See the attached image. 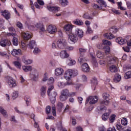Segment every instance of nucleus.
Instances as JSON below:
<instances>
[{"label":"nucleus","mask_w":131,"mask_h":131,"mask_svg":"<svg viewBox=\"0 0 131 131\" xmlns=\"http://www.w3.org/2000/svg\"><path fill=\"white\" fill-rule=\"evenodd\" d=\"M23 69L25 72H28V71H31L32 70V67L30 66L23 67Z\"/></svg>","instance_id":"c85d7f7f"},{"label":"nucleus","mask_w":131,"mask_h":131,"mask_svg":"<svg viewBox=\"0 0 131 131\" xmlns=\"http://www.w3.org/2000/svg\"><path fill=\"white\" fill-rule=\"evenodd\" d=\"M115 117H116V115H112L109 119L110 122L111 123H112L113 122H114V120H115Z\"/></svg>","instance_id":"a19ab883"},{"label":"nucleus","mask_w":131,"mask_h":131,"mask_svg":"<svg viewBox=\"0 0 131 131\" xmlns=\"http://www.w3.org/2000/svg\"><path fill=\"white\" fill-rule=\"evenodd\" d=\"M18 96H19V95L18 94V92L14 91L12 94V98L13 99H16V98H18Z\"/></svg>","instance_id":"de8ad7c7"},{"label":"nucleus","mask_w":131,"mask_h":131,"mask_svg":"<svg viewBox=\"0 0 131 131\" xmlns=\"http://www.w3.org/2000/svg\"><path fill=\"white\" fill-rule=\"evenodd\" d=\"M11 45V41L8 39H5L0 42V46L3 48H6V46H10Z\"/></svg>","instance_id":"f8f14e48"},{"label":"nucleus","mask_w":131,"mask_h":131,"mask_svg":"<svg viewBox=\"0 0 131 131\" xmlns=\"http://www.w3.org/2000/svg\"><path fill=\"white\" fill-rule=\"evenodd\" d=\"M25 100L26 102V104L27 105V106H28V103H30V101H31V99H30V97L28 96H26L25 97Z\"/></svg>","instance_id":"49530a36"},{"label":"nucleus","mask_w":131,"mask_h":131,"mask_svg":"<svg viewBox=\"0 0 131 131\" xmlns=\"http://www.w3.org/2000/svg\"><path fill=\"white\" fill-rule=\"evenodd\" d=\"M104 36L107 38V39H113L115 38V36L111 32L110 33H106L104 34Z\"/></svg>","instance_id":"4be33fe9"},{"label":"nucleus","mask_w":131,"mask_h":131,"mask_svg":"<svg viewBox=\"0 0 131 131\" xmlns=\"http://www.w3.org/2000/svg\"><path fill=\"white\" fill-rule=\"evenodd\" d=\"M66 83L64 81H59L57 83V85L59 89H63L66 86Z\"/></svg>","instance_id":"a878e982"},{"label":"nucleus","mask_w":131,"mask_h":131,"mask_svg":"<svg viewBox=\"0 0 131 131\" xmlns=\"http://www.w3.org/2000/svg\"><path fill=\"white\" fill-rule=\"evenodd\" d=\"M60 94L68 97L69 94V90L68 89H64L61 92Z\"/></svg>","instance_id":"72a5a7b5"},{"label":"nucleus","mask_w":131,"mask_h":131,"mask_svg":"<svg viewBox=\"0 0 131 131\" xmlns=\"http://www.w3.org/2000/svg\"><path fill=\"white\" fill-rule=\"evenodd\" d=\"M97 56L98 58H101V57H103V54L101 51H98L97 53Z\"/></svg>","instance_id":"338daca9"},{"label":"nucleus","mask_w":131,"mask_h":131,"mask_svg":"<svg viewBox=\"0 0 131 131\" xmlns=\"http://www.w3.org/2000/svg\"><path fill=\"white\" fill-rule=\"evenodd\" d=\"M57 92H52L51 95L49 94V97H50V100L52 104H54L55 102H56V97H57Z\"/></svg>","instance_id":"0eeeda50"},{"label":"nucleus","mask_w":131,"mask_h":131,"mask_svg":"<svg viewBox=\"0 0 131 131\" xmlns=\"http://www.w3.org/2000/svg\"><path fill=\"white\" fill-rule=\"evenodd\" d=\"M120 80H121V76L118 74H116L114 78V81L115 82H119Z\"/></svg>","instance_id":"393cba45"},{"label":"nucleus","mask_w":131,"mask_h":131,"mask_svg":"<svg viewBox=\"0 0 131 131\" xmlns=\"http://www.w3.org/2000/svg\"><path fill=\"white\" fill-rule=\"evenodd\" d=\"M102 42L103 45L105 46H110L111 45V41L108 40H103Z\"/></svg>","instance_id":"a18cd8bd"},{"label":"nucleus","mask_w":131,"mask_h":131,"mask_svg":"<svg viewBox=\"0 0 131 131\" xmlns=\"http://www.w3.org/2000/svg\"><path fill=\"white\" fill-rule=\"evenodd\" d=\"M74 34L76 36H78L79 38H81L82 37H83V31L79 29H77L75 30Z\"/></svg>","instance_id":"6e6552de"},{"label":"nucleus","mask_w":131,"mask_h":131,"mask_svg":"<svg viewBox=\"0 0 131 131\" xmlns=\"http://www.w3.org/2000/svg\"><path fill=\"white\" fill-rule=\"evenodd\" d=\"M76 63V61H75V60L72 59L71 58H69L68 65H69V66H73V65H75Z\"/></svg>","instance_id":"f704fd0d"},{"label":"nucleus","mask_w":131,"mask_h":131,"mask_svg":"<svg viewBox=\"0 0 131 131\" xmlns=\"http://www.w3.org/2000/svg\"><path fill=\"white\" fill-rule=\"evenodd\" d=\"M116 41L118 43H119V45H124V43H126V42H127V40L119 37L116 39Z\"/></svg>","instance_id":"f3484780"},{"label":"nucleus","mask_w":131,"mask_h":131,"mask_svg":"<svg viewBox=\"0 0 131 131\" xmlns=\"http://www.w3.org/2000/svg\"><path fill=\"white\" fill-rule=\"evenodd\" d=\"M28 46L31 50H32V49H34V47H36V43L35 40H32L29 43Z\"/></svg>","instance_id":"5701e85b"},{"label":"nucleus","mask_w":131,"mask_h":131,"mask_svg":"<svg viewBox=\"0 0 131 131\" xmlns=\"http://www.w3.org/2000/svg\"><path fill=\"white\" fill-rule=\"evenodd\" d=\"M54 89V86L52 85V86H50L48 88V90L47 91V94L48 95V96H50V93H51V91H52V90Z\"/></svg>","instance_id":"052dcab7"},{"label":"nucleus","mask_w":131,"mask_h":131,"mask_svg":"<svg viewBox=\"0 0 131 131\" xmlns=\"http://www.w3.org/2000/svg\"><path fill=\"white\" fill-rule=\"evenodd\" d=\"M46 90H47V86H42L41 88L40 94H41V97H42L43 98H45V97H46V94L47 93Z\"/></svg>","instance_id":"412c9836"},{"label":"nucleus","mask_w":131,"mask_h":131,"mask_svg":"<svg viewBox=\"0 0 131 131\" xmlns=\"http://www.w3.org/2000/svg\"><path fill=\"white\" fill-rule=\"evenodd\" d=\"M31 76L32 77V79L34 81H36L37 80V78L38 77V72L36 70H33L31 73Z\"/></svg>","instance_id":"ddd939ff"},{"label":"nucleus","mask_w":131,"mask_h":131,"mask_svg":"<svg viewBox=\"0 0 131 131\" xmlns=\"http://www.w3.org/2000/svg\"><path fill=\"white\" fill-rule=\"evenodd\" d=\"M54 82V78L51 77L48 79V84H52Z\"/></svg>","instance_id":"680f3d73"},{"label":"nucleus","mask_w":131,"mask_h":131,"mask_svg":"<svg viewBox=\"0 0 131 131\" xmlns=\"http://www.w3.org/2000/svg\"><path fill=\"white\" fill-rule=\"evenodd\" d=\"M97 48L99 50H102V49H104V45L102 43H100L97 45Z\"/></svg>","instance_id":"864d4df0"},{"label":"nucleus","mask_w":131,"mask_h":131,"mask_svg":"<svg viewBox=\"0 0 131 131\" xmlns=\"http://www.w3.org/2000/svg\"><path fill=\"white\" fill-rule=\"evenodd\" d=\"M92 6L93 9H99V10H102L103 9V7L102 6H99L96 4H92Z\"/></svg>","instance_id":"c03bdc74"},{"label":"nucleus","mask_w":131,"mask_h":131,"mask_svg":"<svg viewBox=\"0 0 131 131\" xmlns=\"http://www.w3.org/2000/svg\"><path fill=\"white\" fill-rule=\"evenodd\" d=\"M96 3H98L100 5V6H102L104 8H106L107 7V4L104 0H96Z\"/></svg>","instance_id":"b1692460"},{"label":"nucleus","mask_w":131,"mask_h":131,"mask_svg":"<svg viewBox=\"0 0 131 131\" xmlns=\"http://www.w3.org/2000/svg\"><path fill=\"white\" fill-rule=\"evenodd\" d=\"M52 113L53 114V116H56V106L53 105L52 106Z\"/></svg>","instance_id":"6e6d98bb"},{"label":"nucleus","mask_w":131,"mask_h":131,"mask_svg":"<svg viewBox=\"0 0 131 131\" xmlns=\"http://www.w3.org/2000/svg\"><path fill=\"white\" fill-rule=\"evenodd\" d=\"M72 125H75L76 124V119L74 118V117H72Z\"/></svg>","instance_id":"0e129e2a"},{"label":"nucleus","mask_w":131,"mask_h":131,"mask_svg":"<svg viewBox=\"0 0 131 131\" xmlns=\"http://www.w3.org/2000/svg\"><path fill=\"white\" fill-rule=\"evenodd\" d=\"M49 79V77L47 76V74H45L43 76V78L42 80V81H47Z\"/></svg>","instance_id":"69168bd1"},{"label":"nucleus","mask_w":131,"mask_h":131,"mask_svg":"<svg viewBox=\"0 0 131 131\" xmlns=\"http://www.w3.org/2000/svg\"><path fill=\"white\" fill-rule=\"evenodd\" d=\"M108 60V64H114L115 62H117L118 59L116 57H108L107 58Z\"/></svg>","instance_id":"a211bd4d"},{"label":"nucleus","mask_w":131,"mask_h":131,"mask_svg":"<svg viewBox=\"0 0 131 131\" xmlns=\"http://www.w3.org/2000/svg\"><path fill=\"white\" fill-rule=\"evenodd\" d=\"M68 96H66L65 95H63V94H60L59 96V99L60 101L62 102H63V101H66L67 100Z\"/></svg>","instance_id":"ea45409f"},{"label":"nucleus","mask_w":131,"mask_h":131,"mask_svg":"<svg viewBox=\"0 0 131 131\" xmlns=\"http://www.w3.org/2000/svg\"><path fill=\"white\" fill-rule=\"evenodd\" d=\"M33 53L35 55H37V54H39V53H40V50H39L38 48H35L34 50Z\"/></svg>","instance_id":"603ef678"},{"label":"nucleus","mask_w":131,"mask_h":131,"mask_svg":"<svg viewBox=\"0 0 131 131\" xmlns=\"http://www.w3.org/2000/svg\"><path fill=\"white\" fill-rule=\"evenodd\" d=\"M109 100H101L100 101V104L101 105H103V104H104V105H109Z\"/></svg>","instance_id":"09e8293b"},{"label":"nucleus","mask_w":131,"mask_h":131,"mask_svg":"<svg viewBox=\"0 0 131 131\" xmlns=\"http://www.w3.org/2000/svg\"><path fill=\"white\" fill-rule=\"evenodd\" d=\"M9 31H11L12 33H9L7 34V35L9 36H11V35H12V36H14L15 35V29L14 28L11 27L8 28Z\"/></svg>","instance_id":"cd10ccee"},{"label":"nucleus","mask_w":131,"mask_h":131,"mask_svg":"<svg viewBox=\"0 0 131 131\" xmlns=\"http://www.w3.org/2000/svg\"><path fill=\"white\" fill-rule=\"evenodd\" d=\"M74 23L76 25H83V22L82 21V20H81V19H77L76 20H75L74 21Z\"/></svg>","instance_id":"c756f323"},{"label":"nucleus","mask_w":131,"mask_h":131,"mask_svg":"<svg viewBox=\"0 0 131 131\" xmlns=\"http://www.w3.org/2000/svg\"><path fill=\"white\" fill-rule=\"evenodd\" d=\"M63 103L62 102H58L57 103V107L58 109H59L60 111H61V110L63 108Z\"/></svg>","instance_id":"5fc2aeb1"},{"label":"nucleus","mask_w":131,"mask_h":131,"mask_svg":"<svg viewBox=\"0 0 131 131\" xmlns=\"http://www.w3.org/2000/svg\"><path fill=\"white\" fill-rule=\"evenodd\" d=\"M0 112L3 114V115H4V116H8L7 111L5 110V109H4L2 106H0Z\"/></svg>","instance_id":"58836bf2"},{"label":"nucleus","mask_w":131,"mask_h":131,"mask_svg":"<svg viewBox=\"0 0 131 131\" xmlns=\"http://www.w3.org/2000/svg\"><path fill=\"white\" fill-rule=\"evenodd\" d=\"M98 100H99V98H98V96H90L87 98L85 103L88 104L89 102L90 105H93L96 104L98 102Z\"/></svg>","instance_id":"20e7f679"},{"label":"nucleus","mask_w":131,"mask_h":131,"mask_svg":"<svg viewBox=\"0 0 131 131\" xmlns=\"http://www.w3.org/2000/svg\"><path fill=\"white\" fill-rule=\"evenodd\" d=\"M0 56H1L2 57H5V58L6 59H8V60H9V59H10V56L8 55V53L6 52H0Z\"/></svg>","instance_id":"2f4dec72"},{"label":"nucleus","mask_w":131,"mask_h":131,"mask_svg":"<svg viewBox=\"0 0 131 131\" xmlns=\"http://www.w3.org/2000/svg\"><path fill=\"white\" fill-rule=\"evenodd\" d=\"M46 113L47 114L51 113V106L50 105L47 106L46 107Z\"/></svg>","instance_id":"e2e57ef3"},{"label":"nucleus","mask_w":131,"mask_h":131,"mask_svg":"<svg viewBox=\"0 0 131 131\" xmlns=\"http://www.w3.org/2000/svg\"><path fill=\"white\" fill-rule=\"evenodd\" d=\"M102 120L106 121L109 118V113H105L102 116Z\"/></svg>","instance_id":"e433bc0d"},{"label":"nucleus","mask_w":131,"mask_h":131,"mask_svg":"<svg viewBox=\"0 0 131 131\" xmlns=\"http://www.w3.org/2000/svg\"><path fill=\"white\" fill-rule=\"evenodd\" d=\"M64 72V70L61 68H58L55 70V74L57 76L62 75Z\"/></svg>","instance_id":"4468645a"},{"label":"nucleus","mask_w":131,"mask_h":131,"mask_svg":"<svg viewBox=\"0 0 131 131\" xmlns=\"http://www.w3.org/2000/svg\"><path fill=\"white\" fill-rule=\"evenodd\" d=\"M78 62L80 64H82L84 62H86V59L83 56H80L78 59Z\"/></svg>","instance_id":"4c0bfd02"},{"label":"nucleus","mask_w":131,"mask_h":131,"mask_svg":"<svg viewBox=\"0 0 131 131\" xmlns=\"http://www.w3.org/2000/svg\"><path fill=\"white\" fill-rule=\"evenodd\" d=\"M102 97L104 99H108V98L110 97V95H109V94L107 93H104L102 94Z\"/></svg>","instance_id":"4d7b16f0"},{"label":"nucleus","mask_w":131,"mask_h":131,"mask_svg":"<svg viewBox=\"0 0 131 131\" xmlns=\"http://www.w3.org/2000/svg\"><path fill=\"white\" fill-rule=\"evenodd\" d=\"M124 77L125 79H129V78H131V71L127 72L124 75Z\"/></svg>","instance_id":"c9c22d12"},{"label":"nucleus","mask_w":131,"mask_h":131,"mask_svg":"<svg viewBox=\"0 0 131 131\" xmlns=\"http://www.w3.org/2000/svg\"><path fill=\"white\" fill-rule=\"evenodd\" d=\"M47 31H48L50 34H54V33L57 32V28L55 26L52 25H50L47 28Z\"/></svg>","instance_id":"423d86ee"},{"label":"nucleus","mask_w":131,"mask_h":131,"mask_svg":"<svg viewBox=\"0 0 131 131\" xmlns=\"http://www.w3.org/2000/svg\"><path fill=\"white\" fill-rule=\"evenodd\" d=\"M86 33H93V30L90 27H88Z\"/></svg>","instance_id":"774afa93"},{"label":"nucleus","mask_w":131,"mask_h":131,"mask_svg":"<svg viewBox=\"0 0 131 131\" xmlns=\"http://www.w3.org/2000/svg\"><path fill=\"white\" fill-rule=\"evenodd\" d=\"M24 63H25V64H26L27 65H28L32 63V60L30 59L25 60H24Z\"/></svg>","instance_id":"bf43d9fd"},{"label":"nucleus","mask_w":131,"mask_h":131,"mask_svg":"<svg viewBox=\"0 0 131 131\" xmlns=\"http://www.w3.org/2000/svg\"><path fill=\"white\" fill-rule=\"evenodd\" d=\"M76 75L77 74V71H74L72 70H68L67 71L65 72L64 73V78L66 79V80H68V79H70L71 78V76L72 75Z\"/></svg>","instance_id":"f03ea898"},{"label":"nucleus","mask_w":131,"mask_h":131,"mask_svg":"<svg viewBox=\"0 0 131 131\" xmlns=\"http://www.w3.org/2000/svg\"><path fill=\"white\" fill-rule=\"evenodd\" d=\"M14 64L17 68H21V63L18 61H14Z\"/></svg>","instance_id":"8fccbe9b"},{"label":"nucleus","mask_w":131,"mask_h":131,"mask_svg":"<svg viewBox=\"0 0 131 131\" xmlns=\"http://www.w3.org/2000/svg\"><path fill=\"white\" fill-rule=\"evenodd\" d=\"M78 38L77 36H76L75 34H74V33L72 34V33H71L70 34H69L68 37V41L70 42H74V43H75L76 41H77Z\"/></svg>","instance_id":"39448f33"},{"label":"nucleus","mask_w":131,"mask_h":131,"mask_svg":"<svg viewBox=\"0 0 131 131\" xmlns=\"http://www.w3.org/2000/svg\"><path fill=\"white\" fill-rule=\"evenodd\" d=\"M11 54L16 57L18 55H21V49H13L11 52Z\"/></svg>","instance_id":"aec40b11"},{"label":"nucleus","mask_w":131,"mask_h":131,"mask_svg":"<svg viewBox=\"0 0 131 131\" xmlns=\"http://www.w3.org/2000/svg\"><path fill=\"white\" fill-rule=\"evenodd\" d=\"M91 84L92 86H96L98 84V80L96 78H93L91 79Z\"/></svg>","instance_id":"473e14b6"},{"label":"nucleus","mask_w":131,"mask_h":131,"mask_svg":"<svg viewBox=\"0 0 131 131\" xmlns=\"http://www.w3.org/2000/svg\"><path fill=\"white\" fill-rule=\"evenodd\" d=\"M59 4L62 7H66L69 2L67 0H59Z\"/></svg>","instance_id":"bb28decb"},{"label":"nucleus","mask_w":131,"mask_h":131,"mask_svg":"<svg viewBox=\"0 0 131 131\" xmlns=\"http://www.w3.org/2000/svg\"><path fill=\"white\" fill-rule=\"evenodd\" d=\"M121 122L122 125H127V119L126 118L122 119Z\"/></svg>","instance_id":"79ce46f5"},{"label":"nucleus","mask_w":131,"mask_h":131,"mask_svg":"<svg viewBox=\"0 0 131 131\" xmlns=\"http://www.w3.org/2000/svg\"><path fill=\"white\" fill-rule=\"evenodd\" d=\"M60 56L62 59H65V58H68L69 57V54L67 53L66 50H62L60 52Z\"/></svg>","instance_id":"dca6fc26"},{"label":"nucleus","mask_w":131,"mask_h":131,"mask_svg":"<svg viewBox=\"0 0 131 131\" xmlns=\"http://www.w3.org/2000/svg\"><path fill=\"white\" fill-rule=\"evenodd\" d=\"M5 78H6L7 83L9 85L10 88H15V86L17 85L16 81L11 76H7L5 77Z\"/></svg>","instance_id":"7ed1b4c3"},{"label":"nucleus","mask_w":131,"mask_h":131,"mask_svg":"<svg viewBox=\"0 0 131 131\" xmlns=\"http://www.w3.org/2000/svg\"><path fill=\"white\" fill-rule=\"evenodd\" d=\"M64 29L66 33H72V25L70 24H67L64 27Z\"/></svg>","instance_id":"1a4fd4ad"},{"label":"nucleus","mask_w":131,"mask_h":131,"mask_svg":"<svg viewBox=\"0 0 131 131\" xmlns=\"http://www.w3.org/2000/svg\"><path fill=\"white\" fill-rule=\"evenodd\" d=\"M1 13L2 16H4L6 20H9V19L11 18V13H10L8 10L2 11Z\"/></svg>","instance_id":"9d476101"},{"label":"nucleus","mask_w":131,"mask_h":131,"mask_svg":"<svg viewBox=\"0 0 131 131\" xmlns=\"http://www.w3.org/2000/svg\"><path fill=\"white\" fill-rule=\"evenodd\" d=\"M116 127L117 128L118 130H120V131L123 130V127L120 124H117L116 125Z\"/></svg>","instance_id":"3c124183"},{"label":"nucleus","mask_w":131,"mask_h":131,"mask_svg":"<svg viewBox=\"0 0 131 131\" xmlns=\"http://www.w3.org/2000/svg\"><path fill=\"white\" fill-rule=\"evenodd\" d=\"M83 18H84V19H89V20L93 19L92 17H91V16L87 14H84L83 15Z\"/></svg>","instance_id":"13d9d810"},{"label":"nucleus","mask_w":131,"mask_h":131,"mask_svg":"<svg viewBox=\"0 0 131 131\" xmlns=\"http://www.w3.org/2000/svg\"><path fill=\"white\" fill-rule=\"evenodd\" d=\"M110 70L111 72H112L113 73H116L117 72V68L116 67V66L113 65L110 67Z\"/></svg>","instance_id":"7c9ffc66"},{"label":"nucleus","mask_w":131,"mask_h":131,"mask_svg":"<svg viewBox=\"0 0 131 131\" xmlns=\"http://www.w3.org/2000/svg\"><path fill=\"white\" fill-rule=\"evenodd\" d=\"M21 35H23V38L25 40H28L31 38V35H30V34L28 32H23L21 33Z\"/></svg>","instance_id":"6ab92c4d"},{"label":"nucleus","mask_w":131,"mask_h":131,"mask_svg":"<svg viewBox=\"0 0 131 131\" xmlns=\"http://www.w3.org/2000/svg\"><path fill=\"white\" fill-rule=\"evenodd\" d=\"M82 71H83V72H89V71H90V67H89V64L84 62L82 66Z\"/></svg>","instance_id":"2eb2a0df"},{"label":"nucleus","mask_w":131,"mask_h":131,"mask_svg":"<svg viewBox=\"0 0 131 131\" xmlns=\"http://www.w3.org/2000/svg\"><path fill=\"white\" fill-rule=\"evenodd\" d=\"M56 45L59 49L63 50L66 48V46H67V41H66V40L64 38H60L57 41Z\"/></svg>","instance_id":"f257e3e1"},{"label":"nucleus","mask_w":131,"mask_h":131,"mask_svg":"<svg viewBox=\"0 0 131 131\" xmlns=\"http://www.w3.org/2000/svg\"><path fill=\"white\" fill-rule=\"evenodd\" d=\"M13 46H18V38L14 37L12 39Z\"/></svg>","instance_id":"37998d69"},{"label":"nucleus","mask_w":131,"mask_h":131,"mask_svg":"<svg viewBox=\"0 0 131 131\" xmlns=\"http://www.w3.org/2000/svg\"><path fill=\"white\" fill-rule=\"evenodd\" d=\"M35 27H36V28H37L38 29H39V32L40 33H41V34H42V32H43L46 30L45 29V26H43V24H36L35 25Z\"/></svg>","instance_id":"9b49d317"}]
</instances>
